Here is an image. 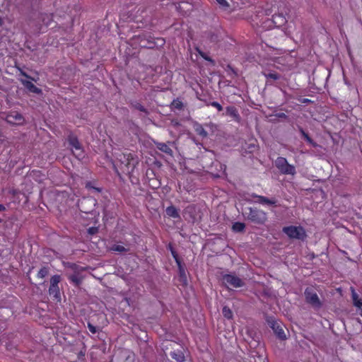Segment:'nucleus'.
I'll list each match as a JSON object with an SVG mask.
<instances>
[{
  "mask_svg": "<svg viewBox=\"0 0 362 362\" xmlns=\"http://www.w3.org/2000/svg\"><path fill=\"white\" fill-rule=\"evenodd\" d=\"M177 264L178 269H179L180 281L183 284H186L187 279V274H186L185 270L184 267L182 266L180 260H177Z\"/></svg>",
  "mask_w": 362,
  "mask_h": 362,
  "instance_id": "11",
  "label": "nucleus"
},
{
  "mask_svg": "<svg viewBox=\"0 0 362 362\" xmlns=\"http://www.w3.org/2000/svg\"><path fill=\"white\" fill-rule=\"evenodd\" d=\"M60 281V276L59 275L53 276L50 280V286H58Z\"/></svg>",
  "mask_w": 362,
  "mask_h": 362,
  "instance_id": "24",
  "label": "nucleus"
},
{
  "mask_svg": "<svg viewBox=\"0 0 362 362\" xmlns=\"http://www.w3.org/2000/svg\"><path fill=\"white\" fill-rule=\"evenodd\" d=\"M47 270L45 268H43L39 271L37 276L40 278H44L47 275Z\"/></svg>",
  "mask_w": 362,
  "mask_h": 362,
  "instance_id": "26",
  "label": "nucleus"
},
{
  "mask_svg": "<svg viewBox=\"0 0 362 362\" xmlns=\"http://www.w3.org/2000/svg\"><path fill=\"white\" fill-rule=\"evenodd\" d=\"M119 160L122 164H124L127 168V173H131L139 163L138 158L134 154L130 153L120 155Z\"/></svg>",
  "mask_w": 362,
  "mask_h": 362,
  "instance_id": "2",
  "label": "nucleus"
},
{
  "mask_svg": "<svg viewBox=\"0 0 362 362\" xmlns=\"http://www.w3.org/2000/svg\"><path fill=\"white\" fill-rule=\"evenodd\" d=\"M223 315L226 318L231 319L233 317V313L230 309L226 306L223 308Z\"/></svg>",
  "mask_w": 362,
  "mask_h": 362,
  "instance_id": "22",
  "label": "nucleus"
},
{
  "mask_svg": "<svg viewBox=\"0 0 362 362\" xmlns=\"http://www.w3.org/2000/svg\"><path fill=\"white\" fill-rule=\"evenodd\" d=\"M110 250L111 251L119 252H125L127 250L123 245H113L110 248Z\"/></svg>",
  "mask_w": 362,
  "mask_h": 362,
  "instance_id": "21",
  "label": "nucleus"
},
{
  "mask_svg": "<svg viewBox=\"0 0 362 362\" xmlns=\"http://www.w3.org/2000/svg\"><path fill=\"white\" fill-rule=\"evenodd\" d=\"M4 209H5L4 206V205H2V204H0V211H3V210H4Z\"/></svg>",
  "mask_w": 362,
  "mask_h": 362,
  "instance_id": "34",
  "label": "nucleus"
},
{
  "mask_svg": "<svg viewBox=\"0 0 362 362\" xmlns=\"http://www.w3.org/2000/svg\"><path fill=\"white\" fill-rule=\"evenodd\" d=\"M69 279L73 282L75 285L78 286L81 284L82 278L78 273H74L69 276Z\"/></svg>",
  "mask_w": 362,
  "mask_h": 362,
  "instance_id": "18",
  "label": "nucleus"
},
{
  "mask_svg": "<svg viewBox=\"0 0 362 362\" xmlns=\"http://www.w3.org/2000/svg\"><path fill=\"white\" fill-rule=\"evenodd\" d=\"M351 296L353 303L359 298L358 294L355 292L353 288H351Z\"/></svg>",
  "mask_w": 362,
  "mask_h": 362,
  "instance_id": "28",
  "label": "nucleus"
},
{
  "mask_svg": "<svg viewBox=\"0 0 362 362\" xmlns=\"http://www.w3.org/2000/svg\"><path fill=\"white\" fill-rule=\"evenodd\" d=\"M303 134L308 141H310V138L308 137V136L307 134H305V133H303Z\"/></svg>",
  "mask_w": 362,
  "mask_h": 362,
  "instance_id": "36",
  "label": "nucleus"
},
{
  "mask_svg": "<svg viewBox=\"0 0 362 362\" xmlns=\"http://www.w3.org/2000/svg\"><path fill=\"white\" fill-rule=\"evenodd\" d=\"M360 315L362 317V309L360 310V313H359Z\"/></svg>",
  "mask_w": 362,
  "mask_h": 362,
  "instance_id": "37",
  "label": "nucleus"
},
{
  "mask_svg": "<svg viewBox=\"0 0 362 362\" xmlns=\"http://www.w3.org/2000/svg\"><path fill=\"white\" fill-rule=\"evenodd\" d=\"M353 303L356 307H358L360 308L362 307V300H361L359 298L358 300H356V301H354Z\"/></svg>",
  "mask_w": 362,
  "mask_h": 362,
  "instance_id": "31",
  "label": "nucleus"
},
{
  "mask_svg": "<svg viewBox=\"0 0 362 362\" xmlns=\"http://www.w3.org/2000/svg\"><path fill=\"white\" fill-rule=\"evenodd\" d=\"M69 144L71 146V150L75 156L78 158H81L83 157V151L79 144L78 139L73 136H70L69 138Z\"/></svg>",
  "mask_w": 362,
  "mask_h": 362,
  "instance_id": "7",
  "label": "nucleus"
},
{
  "mask_svg": "<svg viewBox=\"0 0 362 362\" xmlns=\"http://www.w3.org/2000/svg\"><path fill=\"white\" fill-rule=\"evenodd\" d=\"M171 252H172V255H173V257L175 258V261L177 262V260H179L176 252L175 251H173V250H171Z\"/></svg>",
  "mask_w": 362,
  "mask_h": 362,
  "instance_id": "33",
  "label": "nucleus"
},
{
  "mask_svg": "<svg viewBox=\"0 0 362 362\" xmlns=\"http://www.w3.org/2000/svg\"><path fill=\"white\" fill-rule=\"evenodd\" d=\"M96 231H97V228H93V227H92V228H90L88 229V233H89L90 234H94V233H96Z\"/></svg>",
  "mask_w": 362,
  "mask_h": 362,
  "instance_id": "32",
  "label": "nucleus"
},
{
  "mask_svg": "<svg viewBox=\"0 0 362 362\" xmlns=\"http://www.w3.org/2000/svg\"><path fill=\"white\" fill-rule=\"evenodd\" d=\"M156 146L160 151H161L168 155H172V153H173L172 149L165 144L158 143V144H157Z\"/></svg>",
  "mask_w": 362,
  "mask_h": 362,
  "instance_id": "17",
  "label": "nucleus"
},
{
  "mask_svg": "<svg viewBox=\"0 0 362 362\" xmlns=\"http://www.w3.org/2000/svg\"><path fill=\"white\" fill-rule=\"evenodd\" d=\"M248 217L257 223H264L267 220L266 214L263 211L257 209H250Z\"/></svg>",
  "mask_w": 362,
  "mask_h": 362,
  "instance_id": "4",
  "label": "nucleus"
},
{
  "mask_svg": "<svg viewBox=\"0 0 362 362\" xmlns=\"http://www.w3.org/2000/svg\"><path fill=\"white\" fill-rule=\"evenodd\" d=\"M21 82L29 91L37 94L41 93V90L36 87L32 82L27 80H21Z\"/></svg>",
  "mask_w": 362,
  "mask_h": 362,
  "instance_id": "10",
  "label": "nucleus"
},
{
  "mask_svg": "<svg viewBox=\"0 0 362 362\" xmlns=\"http://www.w3.org/2000/svg\"><path fill=\"white\" fill-rule=\"evenodd\" d=\"M223 282L228 287L231 286L233 288H238L243 286L242 280L231 274L224 275L223 277Z\"/></svg>",
  "mask_w": 362,
  "mask_h": 362,
  "instance_id": "6",
  "label": "nucleus"
},
{
  "mask_svg": "<svg viewBox=\"0 0 362 362\" xmlns=\"http://www.w3.org/2000/svg\"><path fill=\"white\" fill-rule=\"evenodd\" d=\"M6 120L8 122L13 124H20L23 123V118L21 114L17 112H11L6 117Z\"/></svg>",
  "mask_w": 362,
  "mask_h": 362,
  "instance_id": "8",
  "label": "nucleus"
},
{
  "mask_svg": "<svg viewBox=\"0 0 362 362\" xmlns=\"http://www.w3.org/2000/svg\"><path fill=\"white\" fill-rule=\"evenodd\" d=\"M216 1L218 2V4L219 5H221L223 7H228V4L226 0H216Z\"/></svg>",
  "mask_w": 362,
  "mask_h": 362,
  "instance_id": "30",
  "label": "nucleus"
},
{
  "mask_svg": "<svg viewBox=\"0 0 362 362\" xmlns=\"http://www.w3.org/2000/svg\"><path fill=\"white\" fill-rule=\"evenodd\" d=\"M94 189H95V190L98 191V192L100 191L98 188H94Z\"/></svg>",
  "mask_w": 362,
  "mask_h": 362,
  "instance_id": "40",
  "label": "nucleus"
},
{
  "mask_svg": "<svg viewBox=\"0 0 362 362\" xmlns=\"http://www.w3.org/2000/svg\"><path fill=\"white\" fill-rule=\"evenodd\" d=\"M194 131L197 132V134L202 136L203 138H205L207 136V132L205 131L204 127L198 123H196L194 124Z\"/></svg>",
  "mask_w": 362,
  "mask_h": 362,
  "instance_id": "15",
  "label": "nucleus"
},
{
  "mask_svg": "<svg viewBox=\"0 0 362 362\" xmlns=\"http://www.w3.org/2000/svg\"><path fill=\"white\" fill-rule=\"evenodd\" d=\"M170 356L177 362H183L185 361L184 354L181 351H171Z\"/></svg>",
  "mask_w": 362,
  "mask_h": 362,
  "instance_id": "13",
  "label": "nucleus"
},
{
  "mask_svg": "<svg viewBox=\"0 0 362 362\" xmlns=\"http://www.w3.org/2000/svg\"><path fill=\"white\" fill-rule=\"evenodd\" d=\"M264 76L267 78L268 81L269 80L275 81V80H278V79L280 78V75H279L278 74H276L275 72H271V73H268V74H264Z\"/></svg>",
  "mask_w": 362,
  "mask_h": 362,
  "instance_id": "20",
  "label": "nucleus"
},
{
  "mask_svg": "<svg viewBox=\"0 0 362 362\" xmlns=\"http://www.w3.org/2000/svg\"><path fill=\"white\" fill-rule=\"evenodd\" d=\"M226 114L235 120L239 119V114L237 109L235 107L230 106L226 107Z\"/></svg>",
  "mask_w": 362,
  "mask_h": 362,
  "instance_id": "12",
  "label": "nucleus"
},
{
  "mask_svg": "<svg viewBox=\"0 0 362 362\" xmlns=\"http://www.w3.org/2000/svg\"><path fill=\"white\" fill-rule=\"evenodd\" d=\"M260 202L262 204H274L275 202L273 200H269L267 198L264 197H259Z\"/></svg>",
  "mask_w": 362,
  "mask_h": 362,
  "instance_id": "25",
  "label": "nucleus"
},
{
  "mask_svg": "<svg viewBox=\"0 0 362 362\" xmlns=\"http://www.w3.org/2000/svg\"><path fill=\"white\" fill-rule=\"evenodd\" d=\"M305 296L306 301L311 304L315 308L320 306L321 303L320 299L315 292L312 288H307L305 291Z\"/></svg>",
  "mask_w": 362,
  "mask_h": 362,
  "instance_id": "5",
  "label": "nucleus"
},
{
  "mask_svg": "<svg viewBox=\"0 0 362 362\" xmlns=\"http://www.w3.org/2000/svg\"><path fill=\"white\" fill-rule=\"evenodd\" d=\"M283 232L290 238L303 240L305 237V231L301 226H287L283 228Z\"/></svg>",
  "mask_w": 362,
  "mask_h": 362,
  "instance_id": "3",
  "label": "nucleus"
},
{
  "mask_svg": "<svg viewBox=\"0 0 362 362\" xmlns=\"http://www.w3.org/2000/svg\"><path fill=\"white\" fill-rule=\"evenodd\" d=\"M245 228V224L240 222H235L233 225V230L235 232H241Z\"/></svg>",
  "mask_w": 362,
  "mask_h": 362,
  "instance_id": "19",
  "label": "nucleus"
},
{
  "mask_svg": "<svg viewBox=\"0 0 362 362\" xmlns=\"http://www.w3.org/2000/svg\"><path fill=\"white\" fill-rule=\"evenodd\" d=\"M49 293L51 296H53L56 299L60 298V293L58 286H50L49 288Z\"/></svg>",
  "mask_w": 362,
  "mask_h": 362,
  "instance_id": "16",
  "label": "nucleus"
},
{
  "mask_svg": "<svg viewBox=\"0 0 362 362\" xmlns=\"http://www.w3.org/2000/svg\"><path fill=\"white\" fill-rule=\"evenodd\" d=\"M88 327L89 331L91 333L95 334V333L97 332V328L95 326H93V325L88 323Z\"/></svg>",
  "mask_w": 362,
  "mask_h": 362,
  "instance_id": "29",
  "label": "nucleus"
},
{
  "mask_svg": "<svg viewBox=\"0 0 362 362\" xmlns=\"http://www.w3.org/2000/svg\"><path fill=\"white\" fill-rule=\"evenodd\" d=\"M166 214L168 216L173 217V218H179L180 215L179 213L175 207L173 206H170L166 208L165 210Z\"/></svg>",
  "mask_w": 362,
  "mask_h": 362,
  "instance_id": "14",
  "label": "nucleus"
},
{
  "mask_svg": "<svg viewBox=\"0 0 362 362\" xmlns=\"http://www.w3.org/2000/svg\"><path fill=\"white\" fill-rule=\"evenodd\" d=\"M138 109H139V110H140L141 111H144V107H142L141 105H139V106L138 107Z\"/></svg>",
  "mask_w": 362,
  "mask_h": 362,
  "instance_id": "35",
  "label": "nucleus"
},
{
  "mask_svg": "<svg viewBox=\"0 0 362 362\" xmlns=\"http://www.w3.org/2000/svg\"><path fill=\"white\" fill-rule=\"evenodd\" d=\"M86 186H87V187H90L89 184H87Z\"/></svg>",
  "mask_w": 362,
  "mask_h": 362,
  "instance_id": "39",
  "label": "nucleus"
},
{
  "mask_svg": "<svg viewBox=\"0 0 362 362\" xmlns=\"http://www.w3.org/2000/svg\"><path fill=\"white\" fill-rule=\"evenodd\" d=\"M211 105L216 107L218 111H221L223 110L222 106L217 102H212Z\"/></svg>",
  "mask_w": 362,
  "mask_h": 362,
  "instance_id": "27",
  "label": "nucleus"
},
{
  "mask_svg": "<svg viewBox=\"0 0 362 362\" xmlns=\"http://www.w3.org/2000/svg\"><path fill=\"white\" fill-rule=\"evenodd\" d=\"M274 164L280 173L284 175H294L296 173L295 167L289 164L284 157H278Z\"/></svg>",
  "mask_w": 362,
  "mask_h": 362,
  "instance_id": "1",
  "label": "nucleus"
},
{
  "mask_svg": "<svg viewBox=\"0 0 362 362\" xmlns=\"http://www.w3.org/2000/svg\"><path fill=\"white\" fill-rule=\"evenodd\" d=\"M273 21L275 24H278L279 25L284 24L286 22L284 17L281 16H274Z\"/></svg>",
  "mask_w": 362,
  "mask_h": 362,
  "instance_id": "23",
  "label": "nucleus"
},
{
  "mask_svg": "<svg viewBox=\"0 0 362 362\" xmlns=\"http://www.w3.org/2000/svg\"><path fill=\"white\" fill-rule=\"evenodd\" d=\"M271 327L279 339H285L286 338V335L284 332V330L279 322H272Z\"/></svg>",
  "mask_w": 362,
  "mask_h": 362,
  "instance_id": "9",
  "label": "nucleus"
},
{
  "mask_svg": "<svg viewBox=\"0 0 362 362\" xmlns=\"http://www.w3.org/2000/svg\"><path fill=\"white\" fill-rule=\"evenodd\" d=\"M202 56L205 59L209 60V59H208L207 57H204L203 54H202Z\"/></svg>",
  "mask_w": 362,
  "mask_h": 362,
  "instance_id": "38",
  "label": "nucleus"
}]
</instances>
